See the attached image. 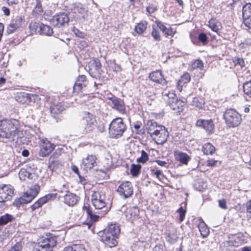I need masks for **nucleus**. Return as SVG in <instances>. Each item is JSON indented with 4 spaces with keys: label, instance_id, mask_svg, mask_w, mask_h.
Instances as JSON below:
<instances>
[{
    "label": "nucleus",
    "instance_id": "nucleus-1",
    "mask_svg": "<svg viewBox=\"0 0 251 251\" xmlns=\"http://www.w3.org/2000/svg\"><path fill=\"white\" fill-rule=\"evenodd\" d=\"M120 233V228L117 225L112 224L98 233L99 239L110 248L115 247L118 242L117 238Z\"/></svg>",
    "mask_w": 251,
    "mask_h": 251
},
{
    "label": "nucleus",
    "instance_id": "nucleus-2",
    "mask_svg": "<svg viewBox=\"0 0 251 251\" xmlns=\"http://www.w3.org/2000/svg\"><path fill=\"white\" fill-rule=\"evenodd\" d=\"M19 137L17 127L10 120H3L0 121V139H9L12 141Z\"/></svg>",
    "mask_w": 251,
    "mask_h": 251
},
{
    "label": "nucleus",
    "instance_id": "nucleus-3",
    "mask_svg": "<svg viewBox=\"0 0 251 251\" xmlns=\"http://www.w3.org/2000/svg\"><path fill=\"white\" fill-rule=\"evenodd\" d=\"M96 123V120L93 114L88 112H84L82 118L78 125V130L81 134H86L95 128Z\"/></svg>",
    "mask_w": 251,
    "mask_h": 251
},
{
    "label": "nucleus",
    "instance_id": "nucleus-4",
    "mask_svg": "<svg viewBox=\"0 0 251 251\" xmlns=\"http://www.w3.org/2000/svg\"><path fill=\"white\" fill-rule=\"evenodd\" d=\"M126 128V125L121 118L113 119L109 126V134L110 137L118 139L122 137Z\"/></svg>",
    "mask_w": 251,
    "mask_h": 251
},
{
    "label": "nucleus",
    "instance_id": "nucleus-5",
    "mask_svg": "<svg viewBox=\"0 0 251 251\" xmlns=\"http://www.w3.org/2000/svg\"><path fill=\"white\" fill-rule=\"evenodd\" d=\"M164 99L166 101L170 108L174 110L176 114L182 112L185 105L183 100L178 99L176 94L173 92H169L163 96Z\"/></svg>",
    "mask_w": 251,
    "mask_h": 251
},
{
    "label": "nucleus",
    "instance_id": "nucleus-6",
    "mask_svg": "<svg viewBox=\"0 0 251 251\" xmlns=\"http://www.w3.org/2000/svg\"><path fill=\"white\" fill-rule=\"evenodd\" d=\"M56 243L55 236L47 235L40 239L35 245L33 251H52V248L55 246Z\"/></svg>",
    "mask_w": 251,
    "mask_h": 251
},
{
    "label": "nucleus",
    "instance_id": "nucleus-7",
    "mask_svg": "<svg viewBox=\"0 0 251 251\" xmlns=\"http://www.w3.org/2000/svg\"><path fill=\"white\" fill-rule=\"evenodd\" d=\"M226 125L230 127H235L242 122L241 115L234 109H227L224 114Z\"/></svg>",
    "mask_w": 251,
    "mask_h": 251
},
{
    "label": "nucleus",
    "instance_id": "nucleus-8",
    "mask_svg": "<svg viewBox=\"0 0 251 251\" xmlns=\"http://www.w3.org/2000/svg\"><path fill=\"white\" fill-rule=\"evenodd\" d=\"M39 189V185L33 186L28 191L26 192L22 197L15 199L13 202V205L20 207L22 204L30 202L38 195Z\"/></svg>",
    "mask_w": 251,
    "mask_h": 251
},
{
    "label": "nucleus",
    "instance_id": "nucleus-9",
    "mask_svg": "<svg viewBox=\"0 0 251 251\" xmlns=\"http://www.w3.org/2000/svg\"><path fill=\"white\" fill-rule=\"evenodd\" d=\"M55 146L47 138L40 139L39 154L41 157L48 156L54 149Z\"/></svg>",
    "mask_w": 251,
    "mask_h": 251
},
{
    "label": "nucleus",
    "instance_id": "nucleus-10",
    "mask_svg": "<svg viewBox=\"0 0 251 251\" xmlns=\"http://www.w3.org/2000/svg\"><path fill=\"white\" fill-rule=\"evenodd\" d=\"M13 187L10 185H0V202L9 200L14 194Z\"/></svg>",
    "mask_w": 251,
    "mask_h": 251
},
{
    "label": "nucleus",
    "instance_id": "nucleus-11",
    "mask_svg": "<svg viewBox=\"0 0 251 251\" xmlns=\"http://www.w3.org/2000/svg\"><path fill=\"white\" fill-rule=\"evenodd\" d=\"M169 136V133L165 126H162L151 137L157 144L162 145L165 143Z\"/></svg>",
    "mask_w": 251,
    "mask_h": 251
},
{
    "label": "nucleus",
    "instance_id": "nucleus-12",
    "mask_svg": "<svg viewBox=\"0 0 251 251\" xmlns=\"http://www.w3.org/2000/svg\"><path fill=\"white\" fill-rule=\"evenodd\" d=\"M117 191L121 196H123L125 199L128 198L133 194L132 185L129 181L123 182L119 186Z\"/></svg>",
    "mask_w": 251,
    "mask_h": 251
},
{
    "label": "nucleus",
    "instance_id": "nucleus-13",
    "mask_svg": "<svg viewBox=\"0 0 251 251\" xmlns=\"http://www.w3.org/2000/svg\"><path fill=\"white\" fill-rule=\"evenodd\" d=\"M89 74L94 77H100L101 72V63L98 59L90 61L88 63Z\"/></svg>",
    "mask_w": 251,
    "mask_h": 251
},
{
    "label": "nucleus",
    "instance_id": "nucleus-14",
    "mask_svg": "<svg viewBox=\"0 0 251 251\" xmlns=\"http://www.w3.org/2000/svg\"><path fill=\"white\" fill-rule=\"evenodd\" d=\"M72 12L74 18L78 22H83L87 17V10L81 5L75 6Z\"/></svg>",
    "mask_w": 251,
    "mask_h": 251
},
{
    "label": "nucleus",
    "instance_id": "nucleus-15",
    "mask_svg": "<svg viewBox=\"0 0 251 251\" xmlns=\"http://www.w3.org/2000/svg\"><path fill=\"white\" fill-rule=\"evenodd\" d=\"M111 101L110 105L112 109L116 110L121 114H124L126 112V106L124 102L119 98L115 96L108 98Z\"/></svg>",
    "mask_w": 251,
    "mask_h": 251
},
{
    "label": "nucleus",
    "instance_id": "nucleus-16",
    "mask_svg": "<svg viewBox=\"0 0 251 251\" xmlns=\"http://www.w3.org/2000/svg\"><path fill=\"white\" fill-rule=\"evenodd\" d=\"M69 20L67 15L62 13L54 15L50 20V22L54 26L59 27L65 25V24H67Z\"/></svg>",
    "mask_w": 251,
    "mask_h": 251
},
{
    "label": "nucleus",
    "instance_id": "nucleus-17",
    "mask_svg": "<svg viewBox=\"0 0 251 251\" xmlns=\"http://www.w3.org/2000/svg\"><path fill=\"white\" fill-rule=\"evenodd\" d=\"M29 27L32 29L39 27L38 32L40 34L45 35L47 36H51L53 33V30L49 25L43 24L42 23L38 24L37 23H31Z\"/></svg>",
    "mask_w": 251,
    "mask_h": 251
},
{
    "label": "nucleus",
    "instance_id": "nucleus-18",
    "mask_svg": "<svg viewBox=\"0 0 251 251\" xmlns=\"http://www.w3.org/2000/svg\"><path fill=\"white\" fill-rule=\"evenodd\" d=\"M91 201L95 209H100L105 207V202L98 192H95L93 194Z\"/></svg>",
    "mask_w": 251,
    "mask_h": 251
},
{
    "label": "nucleus",
    "instance_id": "nucleus-19",
    "mask_svg": "<svg viewBox=\"0 0 251 251\" xmlns=\"http://www.w3.org/2000/svg\"><path fill=\"white\" fill-rule=\"evenodd\" d=\"M196 126H197L202 127L208 133L213 132L215 126L213 122L211 119H199L196 122Z\"/></svg>",
    "mask_w": 251,
    "mask_h": 251
},
{
    "label": "nucleus",
    "instance_id": "nucleus-20",
    "mask_svg": "<svg viewBox=\"0 0 251 251\" xmlns=\"http://www.w3.org/2000/svg\"><path fill=\"white\" fill-rule=\"evenodd\" d=\"M96 156L94 155H88L86 158L82 160L80 165V168L85 171H87L93 168L96 163Z\"/></svg>",
    "mask_w": 251,
    "mask_h": 251
},
{
    "label": "nucleus",
    "instance_id": "nucleus-21",
    "mask_svg": "<svg viewBox=\"0 0 251 251\" xmlns=\"http://www.w3.org/2000/svg\"><path fill=\"white\" fill-rule=\"evenodd\" d=\"M244 236L241 233L230 235L228 240L229 245L234 247H238L244 243Z\"/></svg>",
    "mask_w": 251,
    "mask_h": 251
},
{
    "label": "nucleus",
    "instance_id": "nucleus-22",
    "mask_svg": "<svg viewBox=\"0 0 251 251\" xmlns=\"http://www.w3.org/2000/svg\"><path fill=\"white\" fill-rule=\"evenodd\" d=\"M149 77L153 82L160 84L162 85L166 84L167 83L162 75L161 72L159 70L153 71L150 73Z\"/></svg>",
    "mask_w": 251,
    "mask_h": 251
},
{
    "label": "nucleus",
    "instance_id": "nucleus-23",
    "mask_svg": "<svg viewBox=\"0 0 251 251\" xmlns=\"http://www.w3.org/2000/svg\"><path fill=\"white\" fill-rule=\"evenodd\" d=\"M34 176V174L29 167L22 168L19 173V178L22 180H26L27 179H32Z\"/></svg>",
    "mask_w": 251,
    "mask_h": 251
},
{
    "label": "nucleus",
    "instance_id": "nucleus-24",
    "mask_svg": "<svg viewBox=\"0 0 251 251\" xmlns=\"http://www.w3.org/2000/svg\"><path fill=\"white\" fill-rule=\"evenodd\" d=\"M22 22V18L21 16H17L15 18L13 19L8 27V33H11L19 28L21 25Z\"/></svg>",
    "mask_w": 251,
    "mask_h": 251
},
{
    "label": "nucleus",
    "instance_id": "nucleus-25",
    "mask_svg": "<svg viewBox=\"0 0 251 251\" xmlns=\"http://www.w3.org/2000/svg\"><path fill=\"white\" fill-rule=\"evenodd\" d=\"M162 126L158 125L157 123L153 120H148L146 125V129L148 131V133L151 136L154 134Z\"/></svg>",
    "mask_w": 251,
    "mask_h": 251
},
{
    "label": "nucleus",
    "instance_id": "nucleus-26",
    "mask_svg": "<svg viewBox=\"0 0 251 251\" xmlns=\"http://www.w3.org/2000/svg\"><path fill=\"white\" fill-rule=\"evenodd\" d=\"M86 76L84 75H79L77 77L75 83L74 85V90L76 93L80 92L84 87H86Z\"/></svg>",
    "mask_w": 251,
    "mask_h": 251
},
{
    "label": "nucleus",
    "instance_id": "nucleus-27",
    "mask_svg": "<svg viewBox=\"0 0 251 251\" xmlns=\"http://www.w3.org/2000/svg\"><path fill=\"white\" fill-rule=\"evenodd\" d=\"M78 200V197L74 194L68 193L64 197V202L70 206L75 205Z\"/></svg>",
    "mask_w": 251,
    "mask_h": 251
},
{
    "label": "nucleus",
    "instance_id": "nucleus-28",
    "mask_svg": "<svg viewBox=\"0 0 251 251\" xmlns=\"http://www.w3.org/2000/svg\"><path fill=\"white\" fill-rule=\"evenodd\" d=\"M175 155L176 159L183 164H187L190 159V156L187 153L181 151H175Z\"/></svg>",
    "mask_w": 251,
    "mask_h": 251
},
{
    "label": "nucleus",
    "instance_id": "nucleus-29",
    "mask_svg": "<svg viewBox=\"0 0 251 251\" xmlns=\"http://www.w3.org/2000/svg\"><path fill=\"white\" fill-rule=\"evenodd\" d=\"M64 110V107L60 102L53 103L50 107V111L52 115H57L60 114Z\"/></svg>",
    "mask_w": 251,
    "mask_h": 251
},
{
    "label": "nucleus",
    "instance_id": "nucleus-30",
    "mask_svg": "<svg viewBox=\"0 0 251 251\" xmlns=\"http://www.w3.org/2000/svg\"><path fill=\"white\" fill-rule=\"evenodd\" d=\"M85 209L86 210V212L88 215V216L90 219L91 224L88 223V226L89 228H90L91 226L95 222L97 221L99 218V216L95 214H93L92 210L86 206L85 207Z\"/></svg>",
    "mask_w": 251,
    "mask_h": 251
},
{
    "label": "nucleus",
    "instance_id": "nucleus-31",
    "mask_svg": "<svg viewBox=\"0 0 251 251\" xmlns=\"http://www.w3.org/2000/svg\"><path fill=\"white\" fill-rule=\"evenodd\" d=\"M251 16V3L245 4L242 7V17L243 19H247Z\"/></svg>",
    "mask_w": 251,
    "mask_h": 251
},
{
    "label": "nucleus",
    "instance_id": "nucleus-32",
    "mask_svg": "<svg viewBox=\"0 0 251 251\" xmlns=\"http://www.w3.org/2000/svg\"><path fill=\"white\" fill-rule=\"evenodd\" d=\"M63 251H86L82 245H73L72 246L65 247Z\"/></svg>",
    "mask_w": 251,
    "mask_h": 251
},
{
    "label": "nucleus",
    "instance_id": "nucleus-33",
    "mask_svg": "<svg viewBox=\"0 0 251 251\" xmlns=\"http://www.w3.org/2000/svg\"><path fill=\"white\" fill-rule=\"evenodd\" d=\"M57 194H49L41 198L38 200L39 203L43 205L44 204L47 203L49 201L55 199L56 198Z\"/></svg>",
    "mask_w": 251,
    "mask_h": 251
},
{
    "label": "nucleus",
    "instance_id": "nucleus-34",
    "mask_svg": "<svg viewBox=\"0 0 251 251\" xmlns=\"http://www.w3.org/2000/svg\"><path fill=\"white\" fill-rule=\"evenodd\" d=\"M42 5L39 0H36L35 6L33 10V15L37 17L43 13Z\"/></svg>",
    "mask_w": 251,
    "mask_h": 251
},
{
    "label": "nucleus",
    "instance_id": "nucleus-35",
    "mask_svg": "<svg viewBox=\"0 0 251 251\" xmlns=\"http://www.w3.org/2000/svg\"><path fill=\"white\" fill-rule=\"evenodd\" d=\"M215 147L210 143L205 144L202 148V151L205 154H212L215 151Z\"/></svg>",
    "mask_w": 251,
    "mask_h": 251
},
{
    "label": "nucleus",
    "instance_id": "nucleus-36",
    "mask_svg": "<svg viewBox=\"0 0 251 251\" xmlns=\"http://www.w3.org/2000/svg\"><path fill=\"white\" fill-rule=\"evenodd\" d=\"M147 22L146 21L138 24L135 27V31L139 34H142L146 29Z\"/></svg>",
    "mask_w": 251,
    "mask_h": 251
},
{
    "label": "nucleus",
    "instance_id": "nucleus-37",
    "mask_svg": "<svg viewBox=\"0 0 251 251\" xmlns=\"http://www.w3.org/2000/svg\"><path fill=\"white\" fill-rule=\"evenodd\" d=\"M208 25L213 31L216 32H218L221 27L220 23L214 19L209 20Z\"/></svg>",
    "mask_w": 251,
    "mask_h": 251
},
{
    "label": "nucleus",
    "instance_id": "nucleus-38",
    "mask_svg": "<svg viewBox=\"0 0 251 251\" xmlns=\"http://www.w3.org/2000/svg\"><path fill=\"white\" fill-rule=\"evenodd\" d=\"M14 219L12 215L5 214L0 217V226H3L11 222Z\"/></svg>",
    "mask_w": 251,
    "mask_h": 251
},
{
    "label": "nucleus",
    "instance_id": "nucleus-39",
    "mask_svg": "<svg viewBox=\"0 0 251 251\" xmlns=\"http://www.w3.org/2000/svg\"><path fill=\"white\" fill-rule=\"evenodd\" d=\"M243 88L244 94L251 98V80L245 82Z\"/></svg>",
    "mask_w": 251,
    "mask_h": 251
},
{
    "label": "nucleus",
    "instance_id": "nucleus-40",
    "mask_svg": "<svg viewBox=\"0 0 251 251\" xmlns=\"http://www.w3.org/2000/svg\"><path fill=\"white\" fill-rule=\"evenodd\" d=\"M190 80V76L188 73H185L181 77L180 79L178 82V85L186 84Z\"/></svg>",
    "mask_w": 251,
    "mask_h": 251
},
{
    "label": "nucleus",
    "instance_id": "nucleus-41",
    "mask_svg": "<svg viewBox=\"0 0 251 251\" xmlns=\"http://www.w3.org/2000/svg\"><path fill=\"white\" fill-rule=\"evenodd\" d=\"M198 40L200 41L202 45L204 46L206 45L208 42V37L204 33H201L198 36Z\"/></svg>",
    "mask_w": 251,
    "mask_h": 251
},
{
    "label": "nucleus",
    "instance_id": "nucleus-42",
    "mask_svg": "<svg viewBox=\"0 0 251 251\" xmlns=\"http://www.w3.org/2000/svg\"><path fill=\"white\" fill-rule=\"evenodd\" d=\"M192 105L195 107L201 108L202 107L204 101L202 99L198 98H194L192 101Z\"/></svg>",
    "mask_w": 251,
    "mask_h": 251
},
{
    "label": "nucleus",
    "instance_id": "nucleus-43",
    "mask_svg": "<svg viewBox=\"0 0 251 251\" xmlns=\"http://www.w3.org/2000/svg\"><path fill=\"white\" fill-rule=\"evenodd\" d=\"M149 159V155L148 153L144 150L141 151V156L137 158V161L139 163H145Z\"/></svg>",
    "mask_w": 251,
    "mask_h": 251
},
{
    "label": "nucleus",
    "instance_id": "nucleus-44",
    "mask_svg": "<svg viewBox=\"0 0 251 251\" xmlns=\"http://www.w3.org/2000/svg\"><path fill=\"white\" fill-rule=\"evenodd\" d=\"M193 69H200L202 70L203 68V63L201 60L197 59L195 60L192 64Z\"/></svg>",
    "mask_w": 251,
    "mask_h": 251
},
{
    "label": "nucleus",
    "instance_id": "nucleus-45",
    "mask_svg": "<svg viewBox=\"0 0 251 251\" xmlns=\"http://www.w3.org/2000/svg\"><path fill=\"white\" fill-rule=\"evenodd\" d=\"M140 166L135 164H132L130 169V173L133 176H136L139 174Z\"/></svg>",
    "mask_w": 251,
    "mask_h": 251
},
{
    "label": "nucleus",
    "instance_id": "nucleus-46",
    "mask_svg": "<svg viewBox=\"0 0 251 251\" xmlns=\"http://www.w3.org/2000/svg\"><path fill=\"white\" fill-rule=\"evenodd\" d=\"M177 211L179 214V220L182 222L184 219L186 210L182 207V206H180Z\"/></svg>",
    "mask_w": 251,
    "mask_h": 251
},
{
    "label": "nucleus",
    "instance_id": "nucleus-47",
    "mask_svg": "<svg viewBox=\"0 0 251 251\" xmlns=\"http://www.w3.org/2000/svg\"><path fill=\"white\" fill-rule=\"evenodd\" d=\"M151 35L155 40L157 41H159L161 40V38H160V36L159 34V32L155 28H153L152 32H151Z\"/></svg>",
    "mask_w": 251,
    "mask_h": 251
},
{
    "label": "nucleus",
    "instance_id": "nucleus-48",
    "mask_svg": "<svg viewBox=\"0 0 251 251\" xmlns=\"http://www.w3.org/2000/svg\"><path fill=\"white\" fill-rule=\"evenodd\" d=\"M129 212H130V215L131 217H136L138 215L139 210L138 208L136 207H132L129 210Z\"/></svg>",
    "mask_w": 251,
    "mask_h": 251
},
{
    "label": "nucleus",
    "instance_id": "nucleus-49",
    "mask_svg": "<svg viewBox=\"0 0 251 251\" xmlns=\"http://www.w3.org/2000/svg\"><path fill=\"white\" fill-rule=\"evenodd\" d=\"M234 62L236 65H239L241 67L244 66L245 65L244 61L243 58L235 57Z\"/></svg>",
    "mask_w": 251,
    "mask_h": 251
},
{
    "label": "nucleus",
    "instance_id": "nucleus-50",
    "mask_svg": "<svg viewBox=\"0 0 251 251\" xmlns=\"http://www.w3.org/2000/svg\"><path fill=\"white\" fill-rule=\"evenodd\" d=\"M154 175L160 181H162L164 178H165L164 175L162 174V171L160 170H157L155 171Z\"/></svg>",
    "mask_w": 251,
    "mask_h": 251
},
{
    "label": "nucleus",
    "instance_id": "nucleus-51",
    "mask_svg": "<svg viewBox=\"0 0 251 251\" xmlns=\"http://www.w3.org/2000/svg\"><path fill=\"white\" fill-rule=\"evenodd\" d=\"M219 206L224 209H227L226 202L225 199H222L218 201Z\"/></svg>",
    "mask_w": 251,
    "mask_h": 251
},
{
    "label": "nucleus",
    "instance_id": "nucleus-52",
    "mask_svg": "<svg viewBox=\"0 0 251 251\" xmlns=\"http://www.w3.org/2000/svg\"><path fill=\"white\" fill-rule=\"evenodd\" d=\"M22 249L21 245L17 243L14 246L12 247L8 251H21Z\"/></svg>",
    "mask_w": 251,
    "mask_h": 251
},
{
    "label": "nucleus",
    "instance_id": "nucleus-53",
    "mask_svg": "<svg viewBox=\"0 0 251 251\" xmlns=\"http://www.w3.org/2000/svg\"><path fill=\"white\" fill-rule=\"evenodd\" d=\"M166 36H173L175 33L171 28H166L163 32Z\"/></svg>",
    "mask_w": 251,
    "mask_h": 251
},
{
    "label": "nucleus",
    "instance_id": "nucleus-54",
    "mask_svg": "<svg viewBox=\"0 0 251 251\" xmlns=\"http://www.w3.org/2000/svg\"><path fill=\"white\" fill-rule=\"evenodd\" d=\"M243 22L246 26L251 29V16L247 19H243Z\"/></svg>",
    "mask_w": 251,
    "mask_h": 251
},
{
    "label": "nucleus",
    "instance_id": "nucleus-55",
    "mask_svg": "<svg viewBox=\"0 0 251 251\" xmlns=\"http://www.w3.org/2000/svg\"><path fill=\"white\" fill-rule=\"evenodd\" d=\"M42 205L41 203H39V201H37L33 204L31 205V208L32 211L35 210V209L41 207Z\"/></svg>",
    "mask_w": 251,
    "mask_h": 251
},
{
    "label": "nucleus",
    "instance_id": "nucleus-56",
    "mask_svg": "<svg viewBox=\"0 0 251 251\" xmlns=\"http://www.w3.org/2000/svg\"><path fill=\"white\" fill-rule=\"evenodd\" d=\"M164 246L162 244L156 245L153 249L152 251H163Z\"/></svg>",
    "mask_w": 251,
    "mask_h": 251
},
{
    "label": "nucleus",
    "instance_id": "nucleus-57",
    "mask_svg": "<svg viewBox=\"0 0 251 251\" xmlns=\"http://www.w3.org/2000/svg\"><path fill=\"white\" fill-rule=\"evenodd\" d=\"M247 46H251V39L246 40L244 43L240 44L241 48H246Z\"/></svg>",
    "mask_w": 251,
    "mask_h": 251
},
{
    "label": "nucleus",
    "instance_id": "nucleus-58",
    "mask_svg": "<svg viewBox=\"0 0 251 251\" xmlns=\"http://www.w3.org/2000/svg\"><path fill=\"white\" fill-rule=\"evenodd\" d=\"M155 23L157 27L163 32L166 27L160 22L156 21Z\"/></svg>",
    "mask_w": 251,
    "mask_h": 251
},
{
    "label": "nucleus",
    "instance_id": "nucleus-59",
    "mask_svg": "<svg viewBox=\"0 0 251 251\" xmlns=\"http://www.w3.org/2000/svg\"><path fill=\"white\" fill-rule=\"evenodd\" d=\"M217 162H218V161L217 160H213V159L209 160L207 161V166L214 167L216 165Z\"/></svg>",
    "mask_w": 251,
    "mask_h": 251
},
{
    "label": "nucleus",
    "instance_id": "nucleus-60",
    "mask_svg": "<svg viewBox=\"0 0 251 251\" xmlns=\"http://www.w3.org/2000/svg\"><path fill=\"white\" fill-rule=\"evenodd\" d=\"M113 71L119 72L121 71V68L119 65L116 64L115 63L114 64V66L112 67Z\"/></svg>",
    "mask_w": 251,
    "mask_h": 251
},
{
    "label": "nucleus",
    "instance_id": "nucleus-61",
    "mask_svg": "<svg viewBox=\"0 0 251 251\" xmlns=\"http://www.w3.org/2000/svg\"><path fill=\"white\" fill-rule=\"evenodd\" d=\"M246 210L248 213H251V200L247 203Z\"/></svg>",
    "mask_w": 251,
    "mask_h": 251
},
{
    "label": "nucleus",
    "instance_id": "nucleus-62",
    "mask_svg": "<svg viewBox=\"0 0 251 251\" xmlns=\"http://www.w3.org/2000/svg\"><path fill=\"white\" fill-rule=\"evenodd\" d=\"M2 9L3 13H4V14L5 15L8 16L9 15L10 11L8 8H7L6 7H3Z\"/></svg>",
    "mask_w": 251,
    "mask_h": 251
},
{
    "label": "nucleus",
    "instance_id": "nucleus-63",
    "mask_svg": "<svg viewBox=\"0 0 251 251\" xmlns=\"http://www.w3.org/2000/svg\"><path fill=\"white\" fill-rule=\"evenodd\" d=\"M146 10L149 13H153L154 12V11L156 10V9H155L154 8H153L152 7H147Z\"/></svg>",
    "mask_w": 251,
    "mask_h": 251
},
{
    "label": "nucleus",
    "instance_id": "nucleus-64",
    "mask_svg": "<svg viewBox=\"0 0 251 251\" xmlns=\"http://www.w3.org/2000/svg\"><path fill=\"white\" fill-rule=\"evenodd\" d=\"M22 154L24 157H27L29 155V151L27 150H24L22 152Z\"/></svg>",
    "mask_w": 251,
    "mask_h": 251
}]
</instances>
